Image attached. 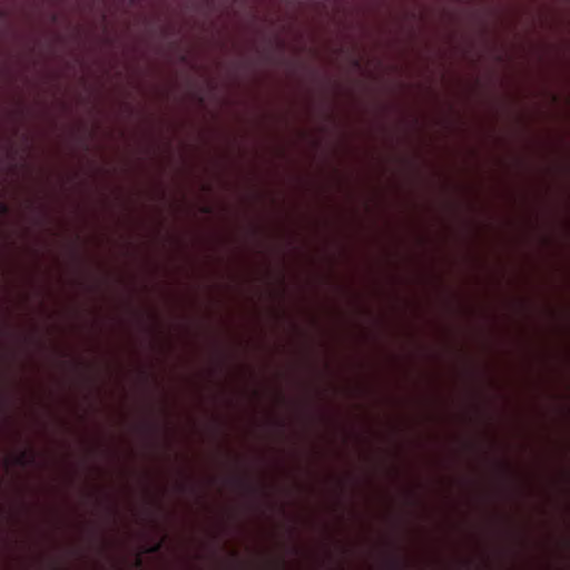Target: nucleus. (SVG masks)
Returning a JSON list of instances; mask_svg holds the SVG:
<instances>
[{
    "label": "nucleus",
    "instance_id": "20e7f679",
    "mask_svg": "<svg viewBox=\"0 0 570 570\" xmlns=\"http://www.w3.org/2000/svg\"><path fill=\"white\" fill-rule=\"evenodd\" d=\"M1 212H2L3 214H6V213L8 212V206H7V205H2V206H1Z\"/></svg>",
    "mask_w": 570,
    "mask_h": 570
},
{
    "label": "nucleus",
    "instance_id": "7ed1b4c3",
    "mask_svg": "<svg viewBox=\"0 0 570 570\" xmlns=\"http://www.w3.org/2000/svg\"><path fill=\"white\" fill-rule=\"evenodd\" d=\"M159 549H160V543H157L156 546H154V548L151 549V551H153V552H157Z\"/></svg>",
    "mask_w": 570,
    "mask_h": 570
},
{
    "label": "nucleus",
    "instance_id": "f03ea898",
    "mask_svg": "<svg viewBox=\"0 0 570 570\" xmlns=\"http://www.w3.org/2000/svg\"><path fill=\"white\" fill-rule=\"evenodd\" d=\"M399 566H400V561H399L397 559H392V560L389 562V567H390V568L395 569V568H399Z\"/></svg>",
    "mask_w": 570,
    "mask_h": 570
},
{
    "label": "nucleus",
    "instance_id": "f257e3e1",
    "mask_svg": "<svg viewBox=\"0 0 570 570\" xmlns=\"http://www.w3.org/2000/svg\"><path fill=\"white\" fill-rule=\"evenodd\" d=\"M27 461H28V453L26 451H23L17 459V462L21 465H24L27 463Z\"/></svg>",
    "mask_w": 570,
    "mask_h": 570
}]
</instances>
